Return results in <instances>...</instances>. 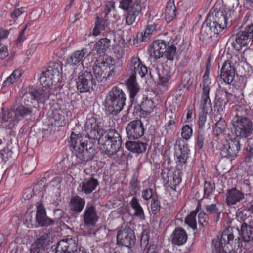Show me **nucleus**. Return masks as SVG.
I'll return each mask as SVG.
<instances>
[{"instance_id": "6e6552de", "label": "nucleus", "mask_w": 253, "mask_h": 253, "mask_svg": "<svg viewBox=\"0 0 253 253\" xmlns=\"http://www.w3.org/2000/svg\"><path fill=\"white\" fill-rule=\"evenodd\" d=\"M93 69L97 81L104 83L112 76L114 66L110 57H103L96 61Z\"/></svg>"}, {"instance_id": "e2e57ef3", "label": "nucleus", "mask_w": 253, "mask_h": 253, "mask_svg": "<svg viewBox=\"0 0 253 253\" xmlns=\"http://www.w3.org/2000/svg\"><path fill=\"white\" fill-rule=\"evenodd\" d=\"M208 216L204 212H201L198 216V222L200 225L204 226V223H207L208 220Z\"/></svg>"}, {"instance_id": "bb28decb", "label": "nucleus", "mask_w": 253, "mask_h": 253, "mask_svg": "<svg viewBox=\"0 0 253 253\" xmlns=\"http://www.w3.org/2000/svg\"><path fill=\"white\" fill-rule=\"evenodd\" d=\"M244 199V194L236 188L228 189L226 193V203L228 206L236 204Z\"/></svg>"}, {"instance_id": "2eb2a0df", "label": "nucleus", "mask_w": 253, "mask_h": 253, "mask_svg": "<svg viewBox=\"0 0 253 253\" xmlns=\"http://www.w3.org/2000/svg\"><path fill=\"white\" fill-rule=\"evenodd\" d=\"M127 137L129 139H137L144 133L143 124L140 120H135L130 122L126 128Z\"/></svg>"}, {"instance_id": "72a5a7b5", "label": "nucleus", "mask_w": 253, "mask_h": 253, "mask_svg": "<svg viewBox=\"0 0 253 253\" xmlns=\"http://www.w3.org/2000/svg\"><path fill=\"white\" fill-rule=\"evenodd\" d=\"M49 121L52 126L55 127H61L65 126V116L61 113L60 110H54L49 115Z\"/></svg>"}, {"instance_id": "f257e3e1", "label": "nucleus", "mask_w": 253, "mask_h": 253, "mask_svg": "<svg viewBox=\"0 0 253 253\" xmlns=\"http://www.w3.org/2000/svg\"><path fill=\"white\" fill-rule=\"evenodd\" d=\"M238 228L228 227L224 230L219 237L220 244L224 245L225 253L238 250L239 248L249 250L253 248V227L244 222L241 227L240 237Z\"/></svg>"}, {"instance_id": "680f3d73", "label": "nucleus", "mask_w": 253, "mask_h": 253, "mask_svg": "<svg viewBox=\"0 0 253 253\" xmlns=\"http://www.w3.org/2000/svg\"><path fill=\"white\" fill-rule=\"evenodd\" d=\"M204 139V135L202 132L199 131L197 137L196 146L199 149H201L203 148Z\"/></svg>"}, {"instance_id": "e433bc0d", "label": "nucleus", "mask_w": 253, "mask_h": 253, "mask_svg": "<svg viewBox=\"0 0 253 253\" xmlns=\"http://www.w3.org/2000/svg\"><path fill=\"white\" fill-rule=\"evenodd\" d=\"M22 75L23 72L21 69H15L3 82L2 84V88H8L14 83H17L19 81Z\"/></svg>"}, {"instance_id": "5fc2aeb1", "label": "nucleus", "mask_w": 253, "mask_h": 253, "mask_svg": "<svg viewBox=\"0 0 253 253\" xmlns=\"http://www.w3.org/2000/svg\"><path fill=\"white\" fill-rule=\"evenodd\" d=\"M164 173H167V184H169V186L171 188H173L172 182H174V171L173 169L166 168L164 171Z\"/></svg>"}, {"instance_id": "37998d69", "label": "nucleus", "mask_w": 253, "mask_h": 253, "mask_svg": "<svg viewBox=\"0 0 253 253\" xmlns=\"http://www.w3.org/2000/svg\"><path fill=\"white\" fill-rule=\"evenodd\" d=\"M140 188V184L138 176L134 175L129 182V194L131 196L136 195Z\"/></svg>"}, {"instance_id": "393cba45", "label": "nucleus", "mask_w": 253, "mask_h": 253, "mask_svg": "<svg viewBox=\"0 0 253 253\" xmlns=\"http://www.w3.org/2000/svg\"><path fill=\"white\" fill-rule=\"evenodd\" d=\"M113 0L106 1L102 7V15L103 18L109 20V18L112 17L115 22L120 19V16L118 13Z\"/></svg>"}, {"instance_id": "1a4fd4ad", "label": "nucleus", "mask_w": 253, "mask_h": 253, "mask_svg": "<svg viewBox=\"0 0 253 253\" xmlns=\"http://www.w3.org/2000/svg\"><path fill=\"white\" fill-rule=\"evenodd\" d=\"M231 124L237 137L247 138L253 133V123L247 117L237 115L233 118Z\"/></svg>"}, {"instance_id": "7c9ffc66", "label": "nucleus", "mask_w": 253, "mask_h": 253, "mask_svg": "<svg viewBox=\"0 0 253 253\" xmlns=\"http://www.w3.org/2000/svg\"><path fill=\"white\" fill-rule=\"evenodd\" d=\"M125 85L129 93V98L131 100H134L140 90L136 77L134 75H130L126 81Z\"/></svg>"}, {"instance_id": "6ab92c4d", "label": "nucleus", "mask_w": 253, "mask_h": 253, "mask_svg": "<svg viewBox=\"0 0 253 253\" xmlns=\"http://www.w3.org/2000/svg\"><path fill=\"white\" fill-rule=\"evenodd\" d=\"M49 245V236L44 233L40 236L32 245L30 253H43L48 249Z\"/></svg>"}, {"instance_id": "052dcab7", "label": "nucleus", "mask_w": 253, "mask_h": 253, "mask_svg": "<svg viewBox=\"0 0 253 253\" xmlns=\"http://www.w3.org/2000/svg\"><path fill=\"white\" fill-rule=\"evenodd\" d=\"M208 114L200 112L199 115L198 125L200 129H203L207 119V115Z\"/></svg>"}, {"instance_id": "4468645a", "label": "nucleus", "mask_w": 253, "mask_h": 253, "mask_svg": "<svg viewBox=\"0 0 253 253\" xmlns=\"http://www.w3.org/2000/svg\"><path fill=\"white\" fill-rule=\"evenodd\" d=\"M78 240L75 238H66L58 242L55 248V253H80L78 250Z\"/></svg>"}, {"instance_id": "4c0bfd02", "label": "nucleus", "mask_w": 253, "mask_h": 253, "mask_svg": "<svg viewBox=\"0 0 253 253\" xmlns=\"http://www.w3.org/2000/svg\"><path fill=\"white\" fill-rule=\"evenodd\" d=\"M83 135L81 133L76 134L72 132L70 135V143L71 146L73 147L75 151L77 150V149L80 148V147H83L86 144V141L85 140L83 141Z\"/></svg>"}, {"instance_id": "ddd939ff", "label": "nucleus", "mask_w": 253, "mask_h": 253, "mask_svg": "<svg viewBox=\"0 0 253 253\" xmlns=\"http://www.w3.org/2000/svg\"><path fill=\"white\" fill-rule=\"evenodd\" d=\"M220 154L222 157H226L233 159L237 156L240 149V144L238 139L229 140L226 145L219 146Z\"/></svg>"}, {"instance_id": "39448f33", "label": "nucleus", "mask_w": 253, "mask_h": 253, "mask_svg": "<svg viewBox=\"0 0 253 253\" xmlns=\"http://www.w3.org/2000/svg\"><path fill=\"white\" fill-rule=\"evenodd\" d=\"M126 101V95L124 91L114 86L106 94L104 106L109 114L116 115L123 110Z\"/></svg>"}, {"instance_id": "aec40b11", "label": "nucleus", "mask_w": 253, "mask_h": 253, "mask_svg": "<svg viewBox=\"0 0 253 253\" xmlns=\"http://www.w3.org/2000/svg\"><path fill=\"white\" fill-rule=\"evenodd\" d=\"M130 70L131 72L130 75L136 77L138 75L141 78L145 77L148 72L147 67L143 64L138 56H134L131 58Z\"/></svg>"}, {"instance_id": "5701e85b", "label": "nucleus", "mask_w": 253, "mask_h": 253, "mask_svg": "<svg viewBox=\"0 0 253 253\" xmlns=\"http://www.w3.org/2000/svg\"><path fill=\"white\" fill-rule=\"evenodd\" d=\"M87 48H84L81 50H76L70 54L66 59V63L68 65L74 66L82 63L86 57L89 55Z\"/></svg>"}, {"instance_id": "dca6fc26", "label": "nucleus", "mask_w": 253, "mask_h": 253, "mask_svg": "<svg viewBox=\"0 0 253 253\" xmlns=\"http://www.w3.org/2000/svg\"><path fill=\"white\" fill-rule=\"evenodd\" d=\"M93 144L91 142L88 144L86 140L85 145L80 147V148L77 149V150L75 151L77 158L81 161V163L84 165L86 162L91 161L93 159L96 153V150L93 148Z\"/></svg>"}, {"instance_id": "b1692460", "label": "nucleus", "mask_w": 253, "mask_h": 253, "mask_svg": "<svg viewBox=\"0 0 253 253\" xmlns=\"http://www.w3.org/2000/svg\"><path fill=\"white\" fill-rule=\"evenodd\" d=\"M235 76V69L231 62L226 60L222 65L219 80H222L227 84H231Z\"/></svg>"}, {"instance_id": "4d7b16f0", "label": "nucleus", "mask_w": 253, "mask_h": 253, "mask_svg": "<svg viewBox=\"0 0 253 253\" xmlns=\"http://www.w3.org/2000/svg\"><path fill=\"white\" fill-rule=\"evenodd\" d=\"M225 126V121L220 118V119L215 124V130L217 134H220L222 133Z\"/></svg>"}, {"instance_id": "de8ad7c7", "label": "nucleus", "mask_w": 253, "mask_h": 253, "mask_svg": "<svg viewBox=\"0 0 253 253\" xmlns=\"http://www.w3.org/2000/svg\"><path fill=\"white\" fill-rule=\"evenodd\" d=\"M196 214L197 211H194L191 212L188 216H187L185 220V223L193 229H195L197 228V223L196 220Z\"/></svg>"}, {"instance_id": "7ed1b4c3", "label": "nucleus", "mask_w": 253, "mask_h": 253, "mask_svg": "<svg viewBox=\"0 0 253 253\" xmlns=\"http://www.w3.org/2000/svg\"><path fill=\"white\" fill-rule=\"evenodd\" d=\"M59 81L42 72L39 81L43 87L29 86L23 95L25 102L33 103L36 101L37 103L45 104L51 94L49 87L55 84Z\"/></svg>"}, {"instance_id": "c85d7f7f", "label": "nucleus", "mask_w": 253, "mask_h": 253, "mask_svg": "<svg viewBox=\"0 0 253 253\" xmlns=\"http://www.w3.org/2000/svg\"><path fill=\"white\" fill-rule=\"evenodd\" d=\"M109 21L103 17L102 16H97L95 18V21L94 27L92 31V35L96 37L101 34L102 31H105L106 29H110L109 27Z\"/></svg>"}, {"instance_id": "49530a36", "label": "nucleus", "mask_w": 253, "mask_h": 253, "mask_svg": "<svg viewBox=\"0 0 253 253\" xmlns=\"http://www.w3.org/2000/svg\"><path fill=\"white\" fill-rule=\"evenodd\" d=\"M212 253H221V251L225 252L224 245L220 244L219 237H216L212 240Z\"/></svg>"}, {"instance_id": "603ef678", "label": "nucleus", "mask_w": 253, "mask_h": 253, "mask_svg": "<svg viewBox=\"0 0 253 253\" xmlns=\"http://www.w3.org/2000/svg\"><path fill=\"white\" fill-rule=\"evenodd\" d=\"M134 1L133 0H121L119 2V7L124 11H128L131 9Z\"/></svg>"}, {"instance_id": "c756f323", "label": "nucleus", "mask_w": 253, "mask_h": 253, "mask_svg": "<svg viewBox=\"0 0 253 253\" xmlns=\"http://www.w3.org/2000/svg\"><path fill=\"white\" fill-rule=\"evenodd\" d=\"M85 205V199L78 195L72 197L69 203V206L71 211L78 214L82 212Z\"/></svg>"}, {"instance_id": "9b49d317", "label": "nucleus", "mask_w": 253, "mask_h": 253, "mask_svg": "<svg viewBox=\"0 0 253 253\" xmlns=\"http://www.w3.org/2000/svg\"><path fill=\"white\" fill-rule=\"evenodd\" d=\"M77 90L81 93H86L93 89V86H96V83L91 72L84 71L80 73L76 80Z\"/></svg>"}, {"instance_id": "0e129e2a", "label": "nucleus", "mask_w": 253, "mask_h": 253, "mask_svg": "<svg viewBox=\"0 0 253 253\" xmlns=\"http://www.w3.org/2000/svg\"><path fill=\"white\" fill-rule=\"evenodd\" d=\"M174 19V11H166L165 10V19L167 22L168 25L167 27L169 26V24L170 23L172 22V20ZM171 25H169L170 26Z\"/></svg>"}, {"instance_id": "f03ea898", "label": "nucleus", "mask_w": 253, "mask_h": 253, "mask_svg": "<svg viewBox=\"0 0 253 253\" xmlns=\"http://www.w3.org/2000/svg\"><path fill=\"white\" fill-rule=\"evenodd\" d=\"M237 0H226L217 2L210 10L207 18L222 31L228 25H231L234 13V8L237 7Z\"/></svg>"}, {"instance_id": "864d4df0", "label": "nucleus", "mask_w": 253, "mask_h": 253, "mask_svg": "<svg viewBox=\"0 0 253 253\" xmlns=\"http://www.w3.org/2000/svg\"><path fill=\"white\" fill-rule=\"evenodd\" d=\"M24 224L30 228H36L37 223L36 222V218L34 219L32 217V213H28L25 216V220Z\"/></svg>"}, {"instance_id": "c9c22d12", "label": "nucleus", "mask_w": 253, "mask_h": 253, "mask_svg": "<svg viewBox=\"0 0 253 253\" xmlns=\"http://www.w3.org/2000/svg\"><path fill=\"white\" fill-rule=\"evenodd\" d=\"M126 148L129 151L140 154L145 151L147 144L145 142L137 141H128L125 143Z\"/></svg>"}, {"instance_id": "f704fd0d", "label": "nucleus", "mask_w": 253, "mask_h": 253, "mask_svg": "<svg viewBox=\"0 0 253 253\" xmlns=\"http://www.w3.org/2000/svg\"><path fill=\"white\" fill-rule=\"evenodd\" d=\"M210 89H202L200 108L201 112L208 114L212 111L211 103L209 93Z\"/></svg>"}, {"instance_id": "a878e982", "label": "nucleus", "mask_w": 253, "mask_h": 253, "mask_svg": "<svg viewBox=\"0 0 253 253\" xmlns=\"http://www.w3.org/2000/svg\"><path fill=\"white\" fill-rule=\"evenodd\" d=\"M220 32L218 28L207 18L201 30V37L203 40H206L218 34Z\"/></svg>"}, {"instance_id": "a19ab883", "label": "nucleus", "mask_w": 253, "mask_h": 253, "mask_svg": "<svg viewBox=\"0 0 253 253\" xmlns=\"http://www.w3.org/2000/svg\"><path fill=\"white\" fill-rule=\"evenodd\" d=\"M43 72L45 75H49L54 79L60 80V65L57 63H50L47 69Z\"/></svg>"}, {"instance_id": "3c124183", "label": "nucleus", "mask_w": 253, "mask_h": 253, "mask_svg": "<svg viewBox=\"0 0 253 253\" xmlns=\"http://www.w3.org/2000/svg\"><path fill=\"white\" fill-rule=\"evenodd\" d=\"M151 212L155 215L158 213L160 210L161 205L160 201L156 198H152L150 205Z\"/></svg>"}, {"instance_id": "473e14b6", "label": "nucleus", "mask_w": 253, "mask_h": 253, "mask_svg": "<svg viewBox=\"0 0 253 253\" xmlns=\"http://www.w3.org/2000/svg\"><path fill=\"white\" fill-rule=\"evenodd\" d=\"M171 64H166V68L163 67L162 70V73L158 72L159 80L158 84L163 87H167L169 84V81L171 78Z\"/></svg>"}, {"instance_id": "0eeeda50", "label": "nucleus", "mask_w": 253, "mask_h": 253, "mask_svg": "<svg viewBox=\"0 0 253 253\" xmlns=\"http://www.w3.org/2000/svg\"><path fill=\"white\" fill-rule=\"evenodd\" d=\"M192 133V128L188 125H185L182 129L181 136L182 138L176 141L175 145V155L176 156L177 158L176 163H177V169H180L182 166L186 162L189 149L186 141L184 139H189Z\"/></svg>"}, {"instance_id": "6e6d98bb", "label": "nucleus", "mask_w": 253, "mask_h": 253, "mask_svg": "<svg viewBox=\"0 0 253 253\" xmlns=\"http://www.w3.org/2000/svg\"><path fill=\"white\" fill-rule=\"evenodd\" d=\"M154 191L151 188H147L142 192V197L145 201L154 198L153 197Z\"/></svg>"}, {"instance_id": "09e8293b", "label": "nucleus", "mask_w": 253, "mask_h": 253, "mask_svg": "<svg viewBox=\"0 0 253 253\" xmlns=\"http://www.w3.org/2000/svg\"><path fill=\"white\" fill-rule=\"evenodd\" d=\"M205 209L207 212L210 214H214L217 213V216L216 217V221L219 220L220 218V212H219V209L217 207L216 205L214 204L208 205L205 206Z\"/></svg>"}, {"instance_id": "4be33fe9", "label": "nucleus", "mask_w": 253, "mask_h": 253, "mask_svg": "<svg viewBox=\"0 0 253 253\" xmlns=\"http://www.w3.org/2000/svg\"><path fill=\"white\" fill-rule=\"evenodd\" d=\"M142 10L141 1L135 0L131 9L124 15L125 24L126 25H132L135 21L136 17L141 13Z\"/></svg>"}, {"instance_id": "8fccbe9b", "label": "nucleus", "mask_w": 253, "mask_h": 253, "mask_svg": "<svg viewBox=\"0 0 253 253\" xmlns=\"http://www.w3.org/2000/svg\"><path fill=\"white\" fill-rule=\"evenodd\" d=\"M209 71L207 67L203 77L202 89H210L211 86V80L209 77Z\"/></svg>"}, {"instance_id": "423d86ee", "label": "nucleus", "mask_w": 253, "mask_h": 253, "mask_svg": "<svg viewBox=\"0 0 253 253\" xmlns=\"http://www.w3.org/2000/svg\"><path fill=\"white\" fill-rule=\"evenodd\" d=\"M150 56L155 60L163 57L167 59L166 64H171L174 59V44L170 40L167 42L162 40H156L151 44L148 49Z\"/></svg>"}, {"instance_id": "69168bd1", "label": "nucleus", "mask_w": 253, "mask_h": 253, "mask_svg": "<svg viewBox=\"0 0 253 253\" xmlns=\"http://www.w3.org/2000/svg\"><path fill=\"white\" fill-rule=\"evenodd\" d=\"M9 52L8 47L3 45L0 48V59L3 60L8 56Z\"/></svg>"}, {"instance_id": "f8f14e48", "label": "nucleus", "mask_w": 253, "mask_h": 253, "mask_svg": "<svg viewBox=\"0 0 253 253\" xmlns=\"http://www.w3.org/2000/svg\"><path fill=\"white\" fill-rule=\"evenodd\" d=\"M136 237L133 230L127 227L118 232L117 236V244L130 249L135 244Z\"/></svg>"}, {"instance_id": "f3484780", "label": "nucleus", "mask_w": 253, "mask_h": 253, "mask_svg": "<svg viewBox=\"0 0 253 253\" xmlns=\"http://www.w3.org/2000/svg\"><path fill=\"white\" fill-rule=\"evenodd\" d=\"M36 222L37 227H48L54 225V220L48 217L47 215L46 211L44 205L39 204L36 206Z\"/></svg>"}, {"instance_id": "9d476101", "label": "nucleus", "mask_w": 253, "mask_h": 253, "mask_svg": "<svg viewBox=\"0 0 253 253\" xmlns=\"http://www.w3.org/2000/svg\"><path fill=\"white\" fill-rule=\"evenodd\" d=\"M102 130L100 122L94 117V114H88L84 126V131L86 134L85 137L87 138L91 143H94L101 135Z\"/></svg>"}, {"instance_id": "ea45409f", "label": "nucleus", "mask_w": 253, "mask_h": 253, "mask_svg": "<svg viewBox=\"0 0 253 253\" xmlns=\"http://www.w3.org/2000/svg\"><path fill=\"white\" fill-rule=\"evenodd\" d=\"M111 41L107 38H101L94 46V49L98 54L104 53L110 46Z\"/></svg>"}, {"instance_id": "c03bdc74", "label": "nucleus", "mask_w": 253, "mask_h": 253, "mask_svg": "<svg viewBox=\"0 0 253 253\" xmlns=\"http://www.w3.org/2000/svg\"><path fill=\"white\" fill-rule=\"evenodd\" d=\"M155 107L154 102L151 99L146 98L143 100L141 105V109L146 113V114H150Z\"/></svg>"}, {"instance_id": "774afa93", "label": "nucleus", "mask_w": 253, "mask_h": 253, "mask_svg": "<svg viewBox=\"0 0 253 253\" xmlns=\"http://www.w3.org/2000/svg\"><path fill=\"white\" fill-rule=\"evenodd\" d=\"M212 192V187L210 182L205 181L204 187V193L205 195L209 196Z\"/></svg>"}, {"instance_id": "a18cd8bd", "label": "nucleus", "mask_w": 253, "mask_h": 253, "mask_svg": "<svg viewBox=\"0 0 253 253\" xmlns=\"http://www.w3.org/2000/svg\"><path fill=\"white\" fill-rule=\"evenodd\" d=\"M150 34L146 31V29L144 32H139L137 34L136 37L133 40V45L137 46L141 42H147L150 39Z\"/></svg>"}, {"instance_id": "338daca9", "label": "nucleus", "mask_w": 253, "mask_h": 253, "mask_svg": "<svg viewBox=\"0 0 253 253\" xmlns=\"http://www.w3.org/2000/svg\"><path fill=\"white\" fill-rule=\"evenodd\" d=\"M248 211L246 210H242L237 213V217L238 220L241 221H245L247 219V213Z\"/></svg>"}, {"instance_id": "cd10ccee", "label": "nucleus", "mask_w": 253, "mask_h": 253, "mask_svg": "<svg viewBox=\"0 0 253 253\" xmlns=\"http://www.w3.org/2000/svg\"><path fill=\"white\" fill-rule=\"evenodd\" d=\"M253 31V25H248L244 30L240 31L236 35V42L240 45V47L247 45L250 42V35Z\"/></svg>"}, {"instance_id": "79ce46f5", "label": "nucleus", "mask_w": 253, "mask_h": 253, "mask_svg": "<svg viewBox=\"0 0 253 253\" xmlns=\"http://www.w3.org/2000/svg\"><path fill=\"white\" fill-rule=\"evenodd\" d=\"M187 240V234L182 228L175 229V245L180 246L183 245Z\"/></svg>"}, {"instance_id": "2f4dec72", "label": "nucleus", "mask_w": 253, "mask_h": 253, "mask_svg": "<svg viewBox=\"0 0 253 253\" xmlns=\"http://www.w3.org/2000/svg\"><path fill=\"white\" fill-rule=\"evenodd\" d=\"M24 102L27 106H25L23 104H20L18 105L15 108L14 113H15V117L14 120L17 122L22 119L25 117L29 116L31 115L32 113L33 107L31 106H29V103H31V102H25L24 98H23ZM34 102L32 103H33Z\"/></svg>"}, {"instance_id": "13d9d810", "label": "nucleus", "mask_w": 253, "mask_h": 253, "mask_svg": "<svg viewBox=\"0 0 253 253\" xmlns=\"http://www.w3.org/2000/svg\"><path fill=\"white\" fill-rule=\"evenodd\" d=\"M160 26L159 24L155 22L153 24L147 25L145 29L151 36L154 32L160 30Z\"/></svg>"}, {"instance_id": "bf43d9fd", "label": "nucleus", "mask_w": 253, "mask_h": 253, "mask_svg": "<svg viewBox=\"0 0 253 253\" xmlns=\"http://www.w3.org/2000/svg\"><path fill=\"white\" fill-rule=\"evenodd\" d=\"M25 12L24 7L15 8L10 13V16L12 19L18 18L21 15Z\"/></svg>"}, {"instance_id": "412c9836", "label": "nucleus", "mask_w": 253, "mask_h": 253, "mask_svg": "<svg viewBox=\"0 0 253 253\" xmlns=\"http://www.w3.org/2000/svg\"><path fill=\"white\" fill-rule=\"evenodd\" d=\"M98 218L96 208L92 204L88 203L83 214L84 224L87 226H94L98 222Z\"/></svg>"}, {"instance_id": "20e7f679", "label": "nucleus", "mask_w": 253, "mask_h": 253, "mask_svg": "<svg viewBox=\"0 0 253 253\" xmlns=\"http://www.w3.org/2000/svg\"><path fill=\"white\" fill-rule=\"evenodd\" d=\"M97 140L100 149L108 157L116 154L122 145L121 135L115 129H110L101 133Z\"/></svg>"}, {"instance_id": "58836bf2", "label": "nucleus", "mask_w": 253, "mask_h": 253, "mask_svg": "<svg viewBox=\"0 0 253 253\" xmlns=\"http://www.w3.org/2000/svg\"><path fill=\"white\" fill-rule=\"evenodd\" d=\"M130 204L131 207L134 210V215L141 219H145V216L143 209L136 196L132 198Z\"/></svg>"}, {"instance_id": "a211bd4d", "label": "nucleus", "mask_w": 253, "mask_h": 253, "mask_svg": "<svg viewBox=\"0 0 253 253\" xmlns=\"http://www.w3.org/2000/svg\"><path fill=\"white\" fill-rule=\"evenodd\" d=\"M98 180L94 178V174H92L88 177L84 178L79 185L78 188L82 193L87 195L90 194L99 186Z\"/></svg>"}]
</instances>
